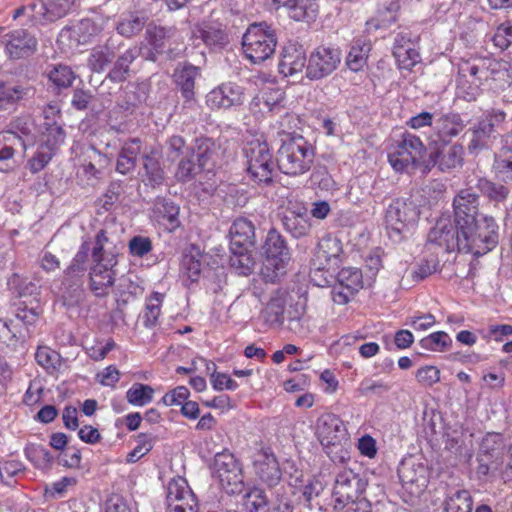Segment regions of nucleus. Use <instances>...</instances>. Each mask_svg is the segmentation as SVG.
<instances>
[{
	"label": "nucleus",
	"mask_w": 512,
	"mask_h": 512,
	"mask_svg": "<svg viewBox=\"0 0 512 512\" xmlns=\"http://www.w3.org/2000/svg\"><path fill=\"white\" fill-rule=\"evenodd\" d=\"M281 145L277 151L279 170L290 176H299L308 172L315 158L313 146L301 135L280 133Z\"/></svg>",
	"instance_id": "1"
},
{
	"label": "nucleus",
	"mask_w": 512,
	"mask_h": 512,
	"mask_svg": "<svg viewBox=\"0 0 512 512\" xmlns=\"http://www.w3.org/2000/svg\"><path fill=\"white\" fill-rule=\"evenodd\" d=\"M108 238L104 230L98 232L92 251L93 266L90 271L91 289L96 296H105L115 281L114 267L117 253L107 246Z\"/></svg>",
	"instance_id": "2"
},
{
	"label": "nucleus",
	"mask_w": 512,
	"mask_h": 512,
	"mask_svg": "<svg viewBox=\"0 0 512 512\" xmlns=\"http://www.w3.org/2000/svg\"><path fill=\"white\" fill-rule=\"evenodd\" d=\"M499 63L490 58L463 61L459 65L457 94L467 101H473L480 93V86L500 73Z\"/></svg>",
	"instance_id": "3"
},
{
	"label": "nucleus",
	"mask_w": 512,
	"mask_h": 512,
	"mask_svg": "<svg viewBox=\"0 0 512 512\" xmlns=\"http://www.w3.org/2000/svg\"><path fill=\"white\" fill-rule=\"evenodd\" d=\"M316 436L333 462L343 463L349 458V436L342 419L333 413H324L316 421Z\"/></svg>",
	"instance_id": "4"
},
{
	"label": "nucleus",
	"mask_w": 512,
	"mask_h": 512,
	"mask_svg": "<svg viewBox=\"0 0 512 512\" xmlns=\"http://www.w3.org/2000/svg\"><path fill=\"white\" fill-rule=\"evenodd\" d=\"M498 229L495 219L486 215L468 224V229L460 228L464 252L481 256L493 250L499 242Z\"/></svg>",
	"instance_id": "5"
},
{
	"label": "nucleus",
	"mask_w": 512,
	"mask_h": 512,
	"mask_svg": "<svg viewBox=\"0 0 512 512\" xmlns=\"http://www.w3.org/2000/svg\"><path fill=\"white\" fill-rule=\"evenodd\" d=\"M264 260L261 275L267 282H276L286 274L290 261V252L284 238L276 231L270 230L262 246Z\"/></svg>",
	"instance_id": "6"
},
{
	"label": "nucleus",
	"mask_w": 512,
	"mask_h": 512,
	"mask_svg": "<svg viewBox=\"0 0 512 512\" xmlns=\"http://www.w3.org/2000/svg\"><path fill=\"white\" fill-rule=\"evenodd\" d=\"M276 44L275 31L266 23L250 25L242 39L244 54L254 64L270 58L275 52Z\"/></svg>",
	"instance_id": "7"
},
{
	"label": "nucleus",
	"mask_w": 512,
	"mask_h": 512,
	"mask_svg": "<svg viewBox=\"0 0 512 512\" xmlns=\"http://www.w3.org/2000/svg\"><path fill=\"white\" fill-rule=\"evenodd\" d=\"M425 152L426 147L421 139L406 132L388 153V161L395 171L409 172L421 163Z\"/></svg>",
	"instance_id": "8"
},
{
	"label": "nucleus",
	"mask_w": 512,
	"mask_h": 512,
	"mask_svg": "<svg viewBox=\"0 0 512 512\" xmlns=\"http://www.w3.org/2000/svg\"><path fill=\"white\" fill-rule=\"evenodd\" d=\"M247 159V171L251 178L259 184L272 182L274 162L269 145L266 141H251L244 150Z\"/></svg>",
	"instance_id": "9"
},
{
	"label": "nucleus",
	"mask_w": 512,
	"mask_h": 512,
	"mask_svg": "<svg viewBox=\"0 0 512 512\" xmlns=\"http://www.w3.org/2000/svg\"><path fill=\"white\" fill-rule=\"evenodd\" d=\"M213 476L228 494L241 492L243 476L239 463L229 452L217 453L213 461Z\"/></svg>",
	"instance_id": "10"
},
{
	"label": "nucleus",
	"mask_w": 512,
	"mask_h": 512,
	"mask_svg": "<svg viewBox=\"0 0 512 512\" xmlns=\"http://www.w3.org/2000/svg\"><path fill=\"white\" fill-rule=\"evenodd\" d=\"M339 48L321 45L310 54L306 66V75L311 80H319L331 75L341 63Z\"/></svg>",
	"instance_id": "11"
},
{
	"label": "nucleus",
	"mask_w": 512,
	"mask_h": 512,
	"mask_svg": "<svg viewBox=\"0 0 512 512\" xmlns=\"http://www.w3.org/2000/svg\"><path fill=\"white\" fill-rule=\"evenodd\" d=\"M45 125L41 143L36 154L29 161L30 170L33 173L41 171L50 162L65 140V132L60 125L56 123H45Z\"/></svg>",
	"instance_id": "12"
},
{
	"label": "nucleus",
	"mask_w": 512,
	"mask_h": 512,
	"mask_svg": "<svg viewBox=\"0 0 512 512\" xmlns=\"http://www.w3.org/2000/svg\"><path fill=\"white\" fill-rule=\"evenodd\" d=\"M416 218L415 208L411 203L396 199L386 211V227L393 241H400Z\"/></svg>",
	"instance_id": "13"
},
{
	"label": "nucleus",
	"mask_w": 512,
	"mask_h": 512,
	"mask_svg": "<svg viewBox=\"0 0 512 512\" xmlns=\"http://www.w3.org/2000/svg\"><path fill=\"white\" fill-rule=\"evenodd\" d=\"M504 449L503 437L499 433H488L481 441L476 474L479 478L488 477L498 469V460Z\"/></svg>",
	"instance_id": "14"
},
{
	"label": "nucleus",
	"mask_w": 512,
	"mask_h": 512,
	"mask_svg": "<svg viewBox=\"0 0 512 512\" xmlns=\"http://www.w3.org/2000/svg\"><path fill=\"white\" fill-rule=\"evenodd\" d=\"M167 502L170 512H198L196 497L181 477L168 483Z\"/></svg>",
	"instance_id": "15"
},
{
	"label": "nucleus",
	"mask_w": 512,
	"mask_h": 512,
	"mask_svg": "<svg viewBox=\"0 0 512 512\" xmlns=\"http://www.w3.org/2000/svg\"><path fill=\"white\" fill-rule=\"evenodd\" d=\"M453 209L455 222L459 228L468 229V224H473L479 215V197L472 188L462 189L454 197Z\"/></svg>",
	"instance_id": "16"
},
{
	"label": "nucleus",
	"mask_w": 512,
	"mask_h": 512,
	"mask_svg": "<svg viewBox=\"0 0 512 512\" xmlns=\"http://www.w3.org/2000/svg\"><path fill=\"white\" fill-rule=\"evenodd\" d=\"M428 240L444 247L447 252H453L455 250L464 252L462 243L464 236L460 233L459 225H457L456 222L453 224L449 219L438 220L436 225L429 232Z\"/></svg>",
	"instance_id": "17"
},
{
	"label": "nucleus",
	"mask_w": 512,
	"mask_h": 512,
	"mask_svg": "<svg viewBox=\"0 0 512 512\" xmlns=\"http://www.w3.org/2000/svg\"><path fill=\"white\" fill-rule=\"evenodd\" d=\"M341 253V241L334 236L326 235L317 244L312 265L317 270H335L339 266Z\"/></svg>",
	"instance_id": "18"
},
{
	"label": "nucleus",
	"mask_w": 512,
	"mask_h": 512,
	"mask_svg": "<svg viewBox=\"0 0 512 512\" xmlns=\"http://www.w3.org/2000/svg\"><path fill=\"white\" fill-rule=\"evenodd\" d=\"M5 52L10 59H21L33 55L37 50L36 37L25 29H15L4 37Z\"/></svg>",
	"instance_id": "19"
},
{
	"label": "nucleus",
	"mask_w": 512,
	"mask_h": 512,
	"mask_svg": "<svg viewBox=\"0 0 512 512\" xmlns=\"http://www.w3.org/2000/svg\"><path fill=\"white\" fill-rule=\"evenodd\" d=\"M244 89L233 82L223 83L206 95V104L211 109H228L244 102Z\"/></svg>",
	"instance_id": "20"
},
{
	"label": "nucleus",
	"mask_w": 512,
	"mask_h": 512,
	"mask_svg": "<svg viewBox=\"0 0 512 512\" xmlns=\"http://www.w3.org/2000/svg\"><path fill=\"white\" fill-rule=\"evenodd\" d=\"M75 0H44L29 5L31 17L34 21L44 24L56 21L65 16Z\"/></svg>",
	"instance_id": "21"
},
{
	"label": "nucleus",
	"mask_w": 512,
	"mask_h": 512,
	"mask_svg": "<svg viewBox=\"0 0 512 512\" xmlns=\"http://www.w3.org/2000/svg\"><path fill=\"white\" fill-rule=\"evenodd\" d=\"M393 56L400 69L411 70L420 62L417 43L408 33H399L394 39Z\"/></svg>",
	"instance_id": "22"
},
{
	"label": "nucleus",
	"mask_w": 512,
	"mask_h": 512,
	"mask_svg": "<svg viewBox=\"0 0 512 512\" xmlns=\"http://www.w3.org/2000/svg\"><path fill=\"white\" fill-rule=\"evenodd\" d=\"M307 62L303 47L297 43H289L281 53L279 72L285 77L300 75L307 66Z\"/></svg>",
	"instance_id": "23"
},
{
	"label": "nucleus",
	"mask_w": 512,
	"mask_h": 512,
	"mask_svg": "<svg viewBox=\"0 0 512 512\" xmlns=\"http://www.w3.org/2000/svg\"><path fill=\"white\" fill-rule=\"evenodd\" d=\"M162 151L158 147L145 148L142 154L143 170L142 175L145 185L153 188L159 187L165 180V173L161 166Z\"/></svg>",
	"instance_id": "24"
},
{
	"label": "nucleus",
	"mask_w": 512,
	"mask_h": 512,
	"mask_svg": "<svg viewBox=\"0 0 512 512\" xmlns=\"http://www.w3.org/2000/svg\"><path fill=\"white\" fill-rule=\"evenodd\" d=\"M464 149L459 144L443 143L430 153V162L443 172L459 168L463 164Z\"/></svg>",
	"instance_id": "25"
},
{
	"label": "nucleus",
	"mask_w": 512,
	"mask_h": 512,
	"mask_svg": "<svg viewBox=\"0 0 512 512\" xmlns=\"http://www.w3.org/2000/svg\"><path fill=\"white\" fill-rule=\"evenodd\" d=\"M363 491L361 479L351 470L338 473L333 493L340 503L353 502Z\"/></svg>",
	"instance_id": "26"
},
{
	"label": "nucleus",
	"mask_w": 512,
	"mask_h": 512,
	"mask_svg": "<svg viewBox=\"0 0 512 512\" xmlns=\"http://www.w3.org/2000/svg\"><path fill=\"white\" fill-rule=\"evenodd\" d=\"M289 298L290 295L286 290L277 289L273 292L267 305L260 313V317L267 326L276 328L283 325L285 307Z\"/></svg>",
	"instance_id": "27"
},
{
	"label": "nucleus",
	"mask_w": 512,
	"mask_h": 512,
	"mask_svg": "<svg viewBox=\"0 0 512 512\" xmlns=\"http://www.w3.org/2000/svg\"><path fill=\"white\" fill-rule=\"evenodd\" d=\"M179 206L165 198H157L151 209L150 217L158 225L170 232L180 226Z\"/></svg>",
	"instance_id": "28"
},
{
	"label": "nucleus",
	"mask_w": 512,
	"mask_h": 512,
	"mask_svg": "<svg viewBox=\"0 0 512 512\" xmlns=\"http://www.w3.org/2000/svg\"><path fill=\"white\" fill-rule=\"evenodd\" d=\"M123 46L118 38L110 37L105 44L98 45L91 50L88 66L94 72H102Z\"/></svg>",
	"instance_id": "29"
},
{
	"label": "nucleus",
	"mask_w": 512,
	"mask_h": 512,
	"mask_svg": "<svg viewBox=\"0 0 512 512\" xmlns=\"http://www.w3.org/2000/svg\"><path fill=\"white\" fill-rule=\"evenodd\" d=\"M200 69L192 64H183L174 71L176 86L180 89L182 97L187 103L194 100L195 82L200 77Z\"/></svg>",
	"instance_id": "30"
},
{
	"label": "nucleus",
	"mask_w": 512,
	"mask_h": 512,
	"mask_svg": "<svg viewBox=\"0 0 512 512\" xmlns=\"http://www.w3.org/2000/svg\"><path fill=\"white\" fill-rule=\"evenodd\" d=\"M256 474L268 486H275L281 479L278 461L273 455L260 454L254 462Z\"/></svg>",
	"instance_id": "31"
},
{
	"label": "nucleus",
	"mask_w": 512,
	"mask_h": 512,
	"mask_svg": "<svg viewBox=\"0 0 512 512\" xmlns=\"http://www.w3.org/2000/svg\"><path fill=\"white\" fill-rule=\"evenodd\" d=\"M192 154L196 156L199 169H209L217 162L220 147L212 139L197 138Z\"/></svg>",
	"instance_id": "32"
},
{
	"label": "nucleus",
	"mask_w": 512,
	"mask_h": 512,
	"mask_svg": "<svg viewBox=\"0 0 512 512\" xmlns=\"http://www.w3.org/2000/svg\"><path fill=\"white\" fill-rule=\"evenodd\" d=\"M229 233L233 245L243 248L254 245L255 227L247 218H237L231 225Z\"/></svg>",
	"instance_id": "33"
},
{
	"label": "nucleus",
	"mask_w": 512,
	"mask_h": 512,
	"mask_svg": "<svg viewBox=\"0 0 512 512\" xmlns=\"http://www.w3.org/2000/svg\"><path fill=\"white\" fill-rule=\"evenodd\" d=\"M285 8L289 17L295 21L311 22L318 15L317 0H289Z\"/></svg>",
	"instance_id": "34"
},
{
	"label": "nucleus",
	"mask_w": 512,
	"mask_h": 512,
	"mask_svg": "<svg viewBox=\"0 0 512 512\" xmlns=\"http://www.w3.org/2000/svg\"><path fill=\"white\" fill-rule=\"evenodd\" d=\"M141 152L140 140L137 138L131 139L124 143L119 152L116 170L117 172L126 175L136 166L137 156Z\"/></svg>",
	"instance_id": "35"
},
{
	"label": "nucleus",
	"mask_w": 512,
	"mask_h": 512,
	"mask_svg": "<svg viewBox=\"0 0 512 512\" xmlns=\"http://www.w3.org/2000/svg\"><path fill=\"white\" fill-rule=\"evenodd\" d=\"M464 127L465 124L458 114L443 115L435 123V130L443 143H446L447 138L457 136Z\"/></svg>",
	"instance_id": "36"
},
{
	"label": "nucleus",
	"mask_w": 512,
	"mask_h": 512,
	"mask_svg": "<svg viewBox=\"0 0 512 512\" xmlns=\"http://www.w3.org/2000/svg\"><path fill=\"white\" fill-rule=\"evenodd\" d=\"M22 144L21 138L14 132L0 133V171H7L11 167L14 156V147Z\"/></svg>",
	"instance_id": "37"
},
{
	"label": "nucleus",
	"mask_w": 512,
	"mask_h": 512,
	"mask_svg": "<svg viewBox=\"0 0 512 512\" xmlns=\"http://www.w3.org/2000/svg\"><path fill=\"white\" fill-rule=\"evenodd\" d=\"M137 57L136 48H129L119 55L108 77L113 82H122L127 79L129 67Z\"/></svg>",
	"instance_id": "38"
},
{
	"label": "nucleus",
	"mask_w": 512,
	"mask_h": 512,
	"mask_svg": "<svg viewBox=\"0 0 512 512\" xmlns=\"http://www.w3.org/2000/svg\"><path fill=\"white\" fill-rule=\"evenodd\" d=\"M282 223L284 228L295 238L307 235L311 227L305 214L295 213L294 211L287 212L282 219Z\"/></svg>",
	"instance_id": "39"
},
{
	"label": "nucleus",
	"mask_w": 512,
	"mask_h": 512,
	"mask_svg": "<svg viewBox=\"0 0 512 512\" xmlns=\"http://www.w3.org/2000/svg\"><path fill=\"white\" fill-rule=\"evenodd\" d=\"M471 137L468 144V150L478 152L487 148L494 132L481 119L473 128L469 130Z\"/></svg>",
	"instance_id": "40"
},
{
	"label": "nucleus",
	"mask_w": 512,
	"mask_h": 512,
	"mask_svg": "<svg viewBox=\"0 0 512 512\" xmlns=\"http://www.w3.org/2000/svg\"><path fill=\"white\" fill-rule=\"evenodd\" d=\"M104 21L101 19H82L74 28L77 41L81 44L89 42L93 37L99 35L103 30Z\"/></svg>",
	"instance_id": "41"
},
{
	"label": "nucleus",
	"mask_w": 512,
	"mask_h": 512,
	"mask_svg": "<svg viewBox=\"0 0 512 512\" xmlns=\"http://www.w3.org/2000/svg\"><path fill=\"white\" fill-rule=\"evenodd\" d=\"M164 300V294L154 292L146 298L145 309L143 313V324L151 328L156 326L161 315V306Z\"/></svg>",
	"instance_id": "42"
},
{
	"label": "nucleus",
	"mask_w": 512,
	"mask_h": 512,
	"mask_svg": "<svg viewBox=\"0 0 512 512\" xmlns=\"http://www.w3.org/2000/svg\"><path fill=\"white\" fill-rule=\"evenodd\" d=\"M256 100L262 103L269 112L279 113L284 109L285 93L277 87L266 88L256 97Z\"/></svg>",
	"instance_id": "43"
},
{
	"label": "nucleus",
	"mask_w": 512,
	"mask_h": 512,
	"mask_svg": "<svg viewBox=\"0 0 512 512\" xmlns=\"http://www.w3.org/2000/svg\"><path fill=\"white\" fill-rule=\"evenodd\" d=\"M199 37L211 47H223L228 43L226 32L218 25L205 24L199 30Z\"/></svg>",
	"instance_id": "44"
},
{
	"label": "nucleus",
	"mask_w": 512,
	"mask_h": 512,
	"mask_svg": "<svg viewBox=\"0 0 512 512\" xmlns=\"http://www.w3.org/2000/svg\"><path fill=\"white\" fill-rule=\"evenodd\" d=\"M146 18L137 13H131L129 15L121 17L119 20L116 30L124 37H132L138 34L144 28Z\"/></svg>",
	"instance_id": "45"
},
{
	"label": "nucleus",
	"mask_w": 512,
	"mask_h": 512,
	"mask_svg": "<svg viewBox=\"0 0 512 512\" xmlns=\"http://www.w3.org/2000/svg\"><path fill=\"white\" fill-rule=\"evenodd\" d=\"M370 51V46L362 43L361 41H356L346 58L347 67L354 72L360 71L367 63L368 53Z\"/></svg>",
	"instance_id": "46"
},
{
	"label": "nucleus",
	"mask_w": 512,
	"mask_h": 512,
	"mask_svg": "<svg viewBox=\"0 0 512 512\" xmlns=\"http://www.w3.org/2000/svg\"><path fill=\"white\" fill-rule=\"evenodd\" d=\"M399 477L404 484L424 485L425 468L415 462H404L398 470Z\"/></svg>",
	"instance_id": "47"
},
{
	"label": "nucleus",
	"mask_w": 512,
	"mask_h": 512,
	"mask_svg": "<svg viewBox=\"0 0 512 512\" xmlns=\"http://www.w3.org/2000/svg\"><path fill=\"white\" fill-rule=\"evenodd\" d=\"M338 284L344 289H348V293H355L362 288V273L358 268L345 267L342 268L337 276Z\"/></svg>",
	"instance_id": "48"
},
{
	"label": "nucleus",
	"mask_w": 512,
	"mask_h": 512,
	"mask_svg": "<svg viewBox=\"0 0 512 512\" xmlns=\"http://www.w3.org/2000/svg\"><path fill=\"white\" fill-rule=\"evenodd\" d=\"M154 389L146 384L134 383L126 392L128 403L134 406H144L153 399Z\"/></svg>",
	"instance_id": "49"
},
{
	"label": "nucleus",
	"mask_w": 512,
	"mask_h": 512,
	"mask_svg": "<svg viewBox=\"0 0 512 512\" xmlns=\"http://www.w3.org/2000/svg\"><path fill=\"white\" fill-rule=\"evenodd\" d=\"M35 359L49 373L56 372L61 366L60 354L47 346L38 347Z\"/></svg>",
	"instance_id": "50"
},
{
	"label": "nucleus",
	"mask_w": 512,
	"mask_h": 512,
	"mask_svg": "<svg viewBox=\"0 0 512 512\" xmlns=\"http://www.w3.org/2000/svg\"><path fill=\"white\" fill-rule=\"evenodd\" d=\"M472 498L467 490H458L445 501L447 512H471Z\"/></svg>",
	"instance_id": "51"
},
{
	"label": "nucleus",
	"mask_w": 512,
	"mask_h": 512,
	"mask_svg": "<svg viewBox=\"0 0 512 512\" xmlns=\"http://www.w3.org/2000/svg\"><path fill=\"white\" fill-rule=\"evenodd\" d=\"M451 344L452 339L443 331L431 333L420 340V345L423 349L433 352H443L447 350Z\"/></svg>",
	"instance_id": "52"
},
{
	"label": "nucleus",
	"mask_w": 512,
	"mask_h": 512,
	"mask_svg": "<svg viewBox=\"0 0 512 512\" xmlns=\"http://www.w3.org/2000/svg\"><path fill=\"white\" fill-rule=\"evenodd\" d=\"M89 251L90 243L88 241L83 242L78 252L72 259L70 265L66 269L67 275L71 277H78L84 275L87 269Z\"/></svg>",
	"instance_id": "53"
},
{
	"label": "nucleus",
	"mask_w": 512,
	"mask_h": 512,
	"mask_svg": "<svg viewBox=\"0 0 512 512\" xmlns=\"http://www.w3.org/2000/svg\"><path fill=\"white\" fill-rule=\"evenodd\" d=\"M25 455L37 468L47 469L52 464V456L50 452L42 445H28L25 448Z\"/></svg>",
	"instance_id": "54"
},
{
	"label": "nucleus",
	"mask_w": 512,
	"mask_h": 512,
	"mask_svg": "<svg viewBox=\"0 0 512 512\" xmlns=\"http://www.w3.org/2000/svg\"><path fill=\"white\" fill-rule=\"evenodd\" d=\"M477 188L489 199L496 202L504 201L509 194V190L506 186L502 184L493 183L485 178H481L478 180Z\"/></svg>",
	"instance_id": "55"
},
{
	"label": "nucleus",
	"mask_w": 512,
	"mask_h": 512,
	"mask_svg": "<svg viewBox=\"0 0 512 512\" xmlns=\"http://www.w3.org/2000/svg\"><path fill=\"white\" fill-rule=\"evenodd\" d=\"M493 167L502 180L512 181V150H502L496 157Z\"/></svg>",
	"instance_id": "56"
},
{
	"label": "nucleus",
	"mask_w": 512,
	"mask_h": 512,
	"mask_svg": "<svg viewBox=\"0 0 512 512\" xmlns=\"http://www.w3.org/2000/svg\"><path fill=\"white\" fill-rule=\"evenodd\" d=\"M400 9L399 0H380L378 15L383 26H389L397 20Z\"/></svg>",
	"instance_id": "57"
},
{
	"label": "nucleus",
	"mask_w": 512,
	"mask_h": 512,
	"mask_svg": "<svg viewBox=\"0 0 512 512\" xmlns=\"http://www.w3.org/2000/svg\"><path fill=\"white\" fill-rule=\"evenodd\" d=\"M267 504V497L259 488H253L245 495L244 505L249 512H266Z\"/></svg>",
	"instance_id": "58"
},
{
	"label": "nucleus",
	"mask_w": 512,
	"mask_h": 512,
	"mask_svg": "<svg viewBox=\"0 0 512 512\" xmlns=\"http://www.w3.org/2000/svg\"><path fill=\"white\" fill-rule=\"evenodd\" d=\"M48 76L51 82L61 88L69 87L75 78L73 71L68 66L63 65L54 67Z\"/></svg>",
	"instance_id": "59"
},
{
	"label": "nucleus",
	"mask_w": 512,
	"mask_h": 512,
	"mask_svg": "<svg viewBox=\"0 0 512 512\" xmlns=\"http://www.w3.org/2000/svg\"><path fill=\"white\" fill-rule=\"evenodd\" d=\"M193 157L194 156L191 153L187 157L181 159V161L179 162L175 173V177L177 178L178 181L187 182L194 178V176L200 170L198 167H196Z\"/></svg>",
	"instance_id": "60"
},
{
	"label": "nucleus",
	"mask_w": 512,
	"mask_h": 512,
	"mask_svg": "<svg viewBox=\"0 0 512 512\" xmlns=\"http://www.w3.org/2000/svg\"><path fill=\"white\" fill-rule=\"evenodd\" d=\"M492 40L501 50L507 49L512 44V23L505 22L499 25Z\"/></svg>",
	"instance_id": "61"
},
{
	"label": "nucleus",
	"mask_w": 512,
	"mask_h": 512,
	"mask_svg": "<svg viewBox=\"0 0 512 512\" xmlns=\"http://www.w3.org/2000/svg\"><path fill=\"white\" fill-rule=\"evenodd\" d=\"M416 379L420 385L431 387L440 380V370L432 365H426L416 371Z\"/></svg>",
	"instance_id": "62"
},
{
	"label": "nucleus",
	"mask_w": 512,
	"mask_h": 512,
	"mask_svg": "<svg viewBox=\"0 0 512 512\" xmlns=\"http://www.w3.org/2000/svg\"><path fill=\"white\" fill-rule=\"evenodd\" d=\"M484 123L496 133L503 130L506 122V113L500 109L488 110L482 117Z\"/></svg>",
	"instance_id": "63"
},
{
	"label": "nucleus",
	"mask_w": 512,
	"mask_h": 512,
	"mask_svg": "<svg viewBox=\"0 0 512 512\" xmlns=\"http://www.w3.org/2000/svg\"><path fill=\"white\" fill-rule=\"evenodd\" d=\"M190 395V392L187 387L185 386H177L173 390L166 393L162 399L161 402L165 406H174V405H183L188 399Z\"/></svg>",
	"instance_id": "64"
}]
</instances>
